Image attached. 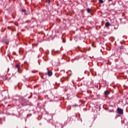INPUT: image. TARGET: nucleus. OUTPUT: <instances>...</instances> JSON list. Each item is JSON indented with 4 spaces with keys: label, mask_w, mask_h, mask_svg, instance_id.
<instances>
[{
    "label": "nucleus",
    "mask_w": 128,
    "mask_h": 128,
    "mask_svg": "<svg viewBox=\"0 0 128 128\" xmlns=\"http://www.w3.org/2000/svg\"><path fill=\"white\" fill-rule=\"evenodd\" d=\"M117 112L118 114H120V115H122L124 114V110L120 108H118Z\"/></svg>",
    "instance_id": "1"
},
{
    "label": "nucleus",
    "mask_w": 128,
    "mask_h": 128,
    "mask_svg": "<svg viewBox=\"0 0 128 128\" xmlns=\"http://www.w3.org/2000/svg\"><path fill=\"white\" fill-rule=\"evenodd\" d=\"M48 74L50 76L52 74V70H48Z\"/></svg>",
    "instance_id": "2"
},
{
    "label": "nucleus",
    "mask_w": 128,
    "mask_h": 128,
    "mask_svg": "<svg viewBox=\"0 0 128 128\" xmlns=\"http://www.w3.org/2000/svg\"><path fill=\"white\" fill-rule=\"evenodd\" d=\"M110 26V24L109 22H107L106 23V26Z\"/></svg>",
    "instance_id": "3"
},
{
    "label": "nucleus",
    "mask_w": 128,
    "mask_h": 128,
    "mask_svg": "<svg viewBox=\"0 0 128 128\" xmlns=\"http://www.w3.org/2000/svg\"><path fill=\"white\" fill-rule=\"evenodd\" d=\"M110 94V92H109V91H108V90L104 92V94H106V96H108V94Z\"/></svg>",
    "instance_id": "4"
},
{
    "label": "nucleus",
    "mask_w": 128,
    "mask_h": 128,
    "mask_svg": "<svg viewBox=\"0 0 128 128\" xmlns=\"http://www.w3.org/2000/svg\"><path fill=\"white\" fill-rule=\"evenodd\" d=\"M16 68H18V72L20 68V66H19V64H16Z\"/></svg>",
    "instance_id": "5"
},
{
    "label": "nucleus",
    "mask_w": 128,
    "mask_h": 128,
    "mask_svg": "<svg viewBox=\"0 0 128 128\" xmlns=\"http://www.w3.org/2000/svg\"><path fill=\"white\" fill-rule=\"evenodd\" d=\"M92 10L91 8H87V12L89 14H90L92 12Z\"/></svg>",
    "instance_id": "6"
},
{
    "label": "nucleus",
    "mask_w": 128,
    "mask_h": 128,
    "mask_svg": "<svg viewBox=\"0 0 128 128\" xmlns=\"http://www.w3.org/2000/svg\"><path fill=\"white\" fill-rule=\"evenodd\" d=\"M3 42H5L6 44H8V40H3Z\"/></svg>",
    "instance_id": "7"
},
{
    "label": "nucleus",
    "mask_w": 128,
    "mask_h": 128,
    "mask_svg": "<svg viewBox=\"0 0 128 128\" xmlns=\"http://www.w3.org/2000/svg\"><path fill=\"white\" fill-rule=\"evenodd\" d=\"M99 2H100V4H104V0H99Z\"/></svg>",
    "instance_id": "8"
},
{
    "label": "nucleus",
    "mask_w": 128,
    "mask_h": 128,
    "mask_svg": "<svg viewBox=\"0 0 128 128\" xmlns=\"http://www.w3.org/2000/svg\"><path fill=\"white\" fill-rule=\"evenodd\" d=\"M22 12H26V10L24 9V8H23L22 10Z\"/></svg>",
    "instance_id": "9"
},
{
    "label": "nucleus",
    "mask_w": 128,
    "mask_h": 128,
    "mask_svg": "<svg viewBox=\"0 0 128 128\" xmlns=\"http://www.w3.org/2000/svg\"><path fill=\"white\" fill-rule=\"evenodd\" d=\"M77 106H78V105L74 104V105H73L72 107L75 108V107H77Z\"/></svg>",
    "instance_id": "10"
},
{
    "label": "nucleus",
    "mask_w": 128,
    "mask_h": 128,
    "mask_svg": "<svg viewBox=\"0 0 128 128\" xmlns=\"http://www.w3.org/2000/svg\"><path fill=\"white\" fill-rule=\"evenodd\" d=\"M29 115H27V117H28V116H32V114H30Z\"/></svg>",
    "instance_id": "11"
},
{
    "label": "nucleus",
    "mask_w": 128,
    "mask_h": 128,
    "mask_svg": "<svg viewBox=\"0 0 128 128\" xmlns=\"http://www.w3.org/2000/svg\"><path fill=\"white\" fill-rule=\"evenodd\" d=\"M120 48H123V46H120Z\"/></svg>",
    "instance_id": "12"
},
{
    "label": "nucleus",
    "mask_w": 128,
    "mask_h": 128,
    "mask_svg": "<svg viewBox=\"0 0 128 128\" xmlns=\"http://www.w3.org/2000/svg\"><path fill=\"white\" fill-rule=\"evenodd\" d=\"M32 72H34V70H32Z\"/></svg>",
    "instance_id": "13"
},
{
    "label": "nucleus",
    "mask_w": 128,
    "mask_h": 128,
    "mask_svg": "<svg viewBox=\"0 0 128 128\" xmlns=\"http://www.w3.org/2000/svg\"><path fill=\"white\" fill-rule=\"evenodd\" d=\"M0 120H1V118H0Z\"/></svg>",
    "instance_id": "14"
},
{
    "label": "nucleus",
    "mask_w": 128,
    "mask_h": 128,
    "mask_svg": "<svg viewBox=\"0 0 128 128\" xmlns=\"http://www.w3.org/2000/svg\"><path fill=\"white\" fill-rule=\"evenodd\" d=\"M127 54H128V52Z\"/></svg>",
    "instance_id": "15"
}]
</instances>
